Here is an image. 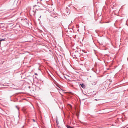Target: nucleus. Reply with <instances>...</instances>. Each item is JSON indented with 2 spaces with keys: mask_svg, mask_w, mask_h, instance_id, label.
<instances>
[{
  "mask_svg": "<svg viewBox=\"0 0 128 128\" xmlns=\"http://www.w3.org/2000/svg\"><path fill=\"white\" fill-rule=\"evenodd\" d=\"M35 74H36V75H37V74H36V73H35Z\"/></svg>",
  "mask_w": 128,
  "mask_h": 128,
  "instance_id": "nucleus-7",
  "label": "nucleus"
},
{
  "mask_svg": "<svg viewBox=\"0 0 128 128\" xmlns=\"http://www.w3.org/2000/svg\"><path fill=\"white\" fill-rule=\"evenodd\" d=\"M80 85H81L82 87V88H83L84 87V85L83 84H80Z\"/></svg>",
  "mask_w": 128,
  "mask_h": 128,
  "instance_id": "nucleus-3",
  "label": "nucleus"
},
{
  "mask_svg": "<svg viewBox=\"0 0 128 128\" xmlns=\"http://www.w3.org/2000/svg\"><path fill=\"white\" fill-rule=\"evenodd\" d=\"M16 108H17V109H18V107H17V106H16Z\"/></svg>",
  "mask_w": 128,
  "mask_h": 128,
  "instance_id": "nucleus-5",
  "label": "nucleus"
},
{
  "mask_svg": "<svg viewBox=\"0 0 128 128\" xmlns=\"http://www.w3.org/2000/svg\"><path fill=\"white\" fill-rule=\"evenodd\" d=\"M95 100H96V101L97 100L96 99H95Z\"/></svg>",
  "mask_w": 128,
  "mask_h": 128,
  "instance_id": "nucleus-6",
  "label": "nucleus"
},
{
  "mask_svg": "<svg viewBox=\"0 0 128 128\" xmlns=\"http://www.w3.org/2000/svg\"><path fill=\"white\" fill-rule=\"evenodd\" d=\"M5 39V38H4V39L0 38V42L2 41H4Z\"/></svg>",
  "mask_w": 128,
  "mask_h": 128,
  "instance_id": "nucleus-2",
  "label": "nucleus"
},
{
  "mask_svg": "<svg viewBox=\"0 0 128 128\" xmlns=\"http://www.w3.org/2000/svg\"><path fill=\"white\" fill-rule=\"evenodd\" d=\"M32 120H33V121L34 122H35V120H34V119H32Z\"/></svg>",
  "mask_w": 128,
  "mask_h": 128,
  "instance_id": "nucleus-4",
  "label": "nucleus"
},
{
  "mask_svg": "<svg viewBox=\"0 0 128 128\" xmlns=\"http://www.w3.org/2000/svg\"><path fill=\"white\" fill-rule=\"evenodd\" d=\"M56 123L57 124H58V120L57 118H56Z\"/></svg>",
  "mask_w": 128,
  "mask_h": 128,
  "instance_id": "nucleus-1",
  "label": "nucleus"
}]
</instances>
